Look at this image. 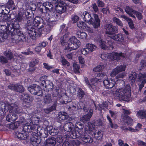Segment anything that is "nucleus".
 Here are the masks:
<instances>
[{
	"mask_svg": "<svg viewBox=\"0 0 146 146\" xmlns=\"http://www.w3.org/2000/svg\"><path fill=\"white\" fill-rule=\"evenodd\" d=\"M25 27L28 35L33 39H35L36 37L41 35L42 29L40 27L36 29L33 24V22L31 19H28L27 23L25 25Z\"/></svg>",
	"mask_w": 146,
	"mask_h": 146,
	"instance_id": "f257e3e1",
	"label": "nucleus"
},
{
	"mask_svg": "<svg viewBox=\"0 0 146 146\" xmlns=\"http://www.w3.org/2000/svg\"><path fill=\"white\" fill-rule=\"evenodd\" d=\"M82 15L84 21L89 24H92L94 28L97 29L100 27V20L97 15L93 14L94 19L92 18L90 14L87 11L83 12Z\"/></svg>",
	"mask_w": 146,
	"mask_h": 146,
	"instance_id": "f03ea898",
	"label": "nucleus"
},
{
	"mask_svg": "<svg viewBox=\"0 0 146 146\" xmlns=\"http://www.w3.org/2000/svg\"><path fill=\"white\" fill-rule=\"evenodd\" d=\"M8 110L10 113H19L22 112V110L15 104L8 106L5 103L0 102V115L5 113Z\"/></svg>",
	"mask_w": 146,
	"mask_h": 146,
	"instance_id": "7ed1b4c3",
	"label": "nucleus"
},
{
	"mask_svg": "<svg viewBox=\"0 0 146 146\" xmlns=\"http://www.w3.org/2000/svg\"><path fill=\"white\" fill-rule=\"evenodd\" d=\"M130 94V87L129 85H127L124 88L120 89L115 92L114 96L116 97H119L123 101L128 102L131 100Z\"/></svg>",
	"mask_w": 146,
	"mask_h": 146,
	"instance_id": "20e7f679",
	"label": "nucleus"
},
{
	"mask_svg": "<svg viewBox=\"0 0 146 146\" xmlns=\"http://www.w3.org/2000/svg\"><path fill=\"white\" fill-rule=\"evenodd\" d=\"M58 18L57 14V13H53V15L49 19L50 24H48L45 25L44 24H42L41 26H40L39 27L40 28V27L42 29L41 35L42 33H49L52 27L51 25L56 24Z\"/></svg>",
	"mask_w": 146,
	"mask_h": 146,
	"instance_id": "39448f33",
	"label": "nucleus"
},
{
	"mask_svg": "<svg viewBox=\"0 0 146 146\" xmlns=\"http://www.w3.org/2000/svg\"><path fill=\"white\" fill-rule=\"evenodd\" d=\"M82 132L80 131H74L72 133L71 137L75 139L76 138L81 139L84 142L87 143H91L93 141L92 138L89 135L84 134H82Z\"/></svg>",
	"mask_w": 146,
	"mask_h": 146,
	"instance_id": "423d86ee",
	"label": "nucleus"
},
{
	"mask_svg": "<svg viewBox=\"0 0 146 146\" xmlns=\"http://www.w3.org/2000/svg\"><path fill=\"white\" fill-rule=\"evenodd\" d=\"M37 125L31 124L29 125H25L23 127V131L28 133L29 132H33L32 133V137H33L35 138L40 137L38 134V133L40 129V128L36 127Z\"/></svg>",
	"mask_w": 146,
	"mask_h": 146,
	"instance_id": "0eeeda50",
	"label": "nucleus"
},
{
	"mask_svg": "<svg viewBox=\"0 0 146 146\" xmlns=\"http://www.w3.org/2000/svg\"><path fill=\"white\" fill-rule=\"evenodd\" d=\"M69 43L64 48L65 50L70 51L72 50H76L77 49L80 45V41L75 36H72L69 39Z\"/></svg>",
	"mask_w": 146,
	"mask_h": 146,
	"instance_id": "6e6552de",
	"label": "nucleus"
},
{
	"mask_svg": "<svg viewBox=\"0 0 146 146\" xmlns=\"http://www.w3.org/2000/svg\"><path fill=\"white\" fill-rule=\"evenodd\" d=\"M12 42L13 43H18L26 40V36L24 35L21 31H17L16 33H11Z\"/></svg>",
	"mask_w": 146,
	"mask_h": 146,
	"instance_id": "1a4fd4ad",
	"label": "nucleus"
},
{
	"mask_svg": "<svg viewBox=\"0 0 146 146\" xmlns=\"http://www.w3.org/2000/svg\"><path fill=\"white\" fill-rule=\"evenodd\" d=\"M6 28L10 33H16L17 31H21L19 24L17 21H15L7 23Z\"/></svg>",
	"mask_w": 146,
	"mask_h": 146,
	"instance_id": "9d476101",
	"label": "nucleus"
},
{
	"mask_svg": "<svg viewBox=\"0 0 146 146\" xmlns=\"http://www.w3.org/2000/svg\"><path fill=\"white\" fill-rule=\"evenodd\" d=\"M104 27L106 30L105 33L109 35L108 36L113 35L115 33L118 32V27L113 26L111 24L106 23L104 25Z\"/></svg>",
	"mask_w": 146,
	"mask_h": 146,
	"instance_id": "9b49d317",
	"label": "nucleus"
},
{
	"mask_svg": "<svg viewBox=\"0 0 146 146\" xmlns=\"http://www.w3.org/2000/svg\"><path fill=\"white\" fill-rule=\"evenodd\" d=\"M28 90L32 94L40 96L42 95L43 92L42 89L36 84H34L29 87Z\"/></svg>",
	"mask_w": 146,
	"mask_h": 146,
	"instance_id": "f8f14e48",
	"label": "nucleus"
},
{
	"mask_svg": "<svg viewBox=\"0 0 146 146\" xmlns=\"http://www.w3.org/2000/svg\"><path fill=\"white\" fill-rule=\"evenodd\" d=\"M9 88L11 90H13L19 93H22L25 91V89L23 86L17 84H10L8 86Z\"/></svg>",
	"mask_w": 146,
	"mask_h": 146,
	"instance_id": "ddd939ff",
	"label": "nucleus"
},
{
	"mask_svg": "<svg viewBox=\"0 0 146 146\" xmlns=\"http://www.w3.org/2000/svg\"><path fill=\"white\" fill-rule=\"evenodd\" d=\"M125 57V55L122 52L117 53L115 52H113L112 53H110L108 55L109 58L111 60V61L113 60H119L120 59V57Z\"/></svg>",
	"mask_w": 146,
	"mask_h": 146,
	"instance_id": "4468645a",
	"label": "nucleus"
},
{
	"mask_svg": "<svg viewBox=\"0 0 146 146\" xmlns=\"http://www.w3.org/2000/svg\"><path fill=\"white\" fill-rule=\"evenodd\" d=\"M103 84L106 88L109 89L113 87L115 85L116 83L114 80L111 78L108 80V78L104 80Z\"/></svg>",
	"mask_w": 146,
	"mask_h": 146,
	"instance_id": "2eb2a0df",
	"label": "nucleus"
},
{
	"mask_svg": "<svg viewBox=\"0 0 146 146\" xmlns=\"http://www.w3.org/2000/svg\"><path fill=\"white\" fill-rule=\"evenodd\" d=\"M126 66L124 65H120L117 66L115 68L113 69V71L111 72V76H115L119 72L125 71Z\"/></svg>",
	"mask_w": 146,
	"mask_h": 146,
	"instance_id": "dca6fc26",
	"label": "nucleus"
},
{
	"mask_svg": "<svg viewBox=\"0 0 146 146\" xmlns=\"http://www.w3.org/2000/svg\"><path fill=\"white\" fill-rule=\"evenodd\" d=\"M107 37L110 38L119 42H121L124 41V36L121 33H119L117 34H115L113 35L108 36Z\"/></svg>",
	"mask_w": 146,
	"mask_h": 146,
	"instance_id": "f3484780",
	"label": "nucleus"
},
{
	"mask_svg": "<svg viewBox=\"0 0 146 146\" xmlns=\"http://www.w3.org/2000/svg\"><path fill=\"white\" fill-rule=\"evenodd\" d=\"M64 129L65 131L70 132V136L72 133L74 131H76L73 124L71 122L65 123L64 126Z\"/></svg>",
	"mask_w": 146,
	"mask_h": 146,
	"instance_id": "a211bd4d",
	"label": "nucleus"
},
{
	"mask_svg": "<svg viewBox=\"0 0 146 146\" xmlns=\"http://www.w3.org/2000/svg\"><path fill=\"white\" fill-rule=\"evenodd\" d=\"M56 10L58 13L62 14L65 12L66 7L64 4L61 3H58L56 5Z\"/></svg>",
	"mask_w": 146,
	"mask_h": 146,
	"instance_id": "6ab92c4d",
	"label": "nucleus"
},
{
	"mask_svg": "<svg viewBox=\"0 0 146 146\" xmlns=\"http://www.w3.org/2000/svg\"><path fill=\"white\" fill-rule=\"evenodd\" d=\"M89 110V111L88 114L82 116L80 117V121L84 123L89 121L92 115L93 112V110L90 109Z\"/></svg>",
	"mask_w": 146,
	"mask_h": 146,
	"instance_id": "aec40b11",
	"label": "nucleus"
},
{
	"mask_svg": "<svg viewBox=\"0 0 146 146\" xmlns=\"http://www.w3.org/2000/svg\"><path fill=\"white\" fill-rule=\"evenodd\" d=\"M56 143V139L53 137H51L46 139L44 143L43 146H55Z\"/></svg>",
	"mask_w": 146,
	"mask_h": 146,
	"instance_id": "412c9836",
	"label": "nucleus"
},
{
	"mask_svg": "<svg viewBox=\"0 0 146 146\" xmlns=\"http://www.w3.org/2000/svg\"><path fill=\"white\" fill-rule=\"evenodd\" d=\"M58 99H52V102H54L52 105L49 108L44 110L45 112L46 113H48L54 110H56L57 104Z\"/></svg>",
	"mask_w": 146,
	"mask_h": 146,
	"instance_id": "4be33fe9",
	"label": "nucleus"
},
{
	"mask_svg": "<svg viewBox=\"0 0 146 146\" xmlns=\"http://www.w3.org/2000/svg\"><path fill=\"white\" fill-rule=\"evenodd\" d=\"M58 99H52V102H54L52 105L49 108L44 110L45 112L46 113H48L54 110H56L57 104Z\"/></svg>",
	"mask_w": 146,
	"mask_h": 146,
	"instance_id": "5701e85b",
	"label": "nucleus"
},
{
	"mask_svg": "<svg viewBox=\"0 0 146 146\" xmlns=\"http://www.w3.org/2000/svg\"><path fill=\"white\" fill-rule=\"evenodd\" d=\"M30 143L33 146H37L41 143V139L40 137L35 138L33 137H30Z\"/></svg>",
	"mask_w": 146,
	"mask_h": 146,
	"instance_id": "b1692460",
	"label": "nucleus"
},
{
	"mask_svg": "<svg viewBox=\"0 0 146 146\" xmlns=\"http://www.w3.org/2000/svg\"><path fill=\"white\" fill-rule=\"evenodd\" d=\"M44 21L40 17H36L34 19L33 21V24L34 25V26L35 28L38 29L39 27V25L42 24Z\"/></svg>",
	"mask_w": 146,
	"mask_h": 146,
	"instance_id": "393cba45",
	"label": "nucleus"
},
{
	"mask_svg": "<svg viewBox=\"0 0 146 146\" xmlns=\"http://www.w3.org/2000/svg\"><path fill=\"white\" fill-rule=\"evenodd\" d=\"M25 133H21L19 132L16 133L15 137H17L19 139L25 140L29 138V133L25 132Z\"/></svg>",
	"mask_w": 146,
	"mask_h": 146,
	"instance_id": "a878e982",
	"label": "nucleus"
},
{
	"mask_svg": "<svg viewBox=\"0 0 146 146\" xmlns=\"http://www.w3.org/2000/svg\"><path fill=\"white\" fill-rule=\"evenodd\" d=\"M77 107L79 109H83L86 112H88V111L90 109L88 106L85 105L84 103L82 102H80L78 103Z\"/></svg>",
	"mask_w": 146,
	"mask_h": 146,
	"instance_id": "bb28decb",
	"label": "nucleus"
},
{
	"mask_svg": "<svg viewBox=\"0 0 146 146\" xmlns=\"http://www.w3.org/2000/svg\"><path fill=\"white\" fill-rule=\"evenodd\" d=\"M18 118L17 115L15 114H10L6 117V120L9 122L13 123Z\"/></svg>",
	"mask_w": 146,
	"mask_h": 146,
	"instance_id": "cd10ccee",
	"label": "nucleus"
},
{
	"mask_svg": "<svg viewBox=\"0 0 146 146\" xmlns=\"http://www.w3.org/2000/svg\"><path fill=\"white\" fill-rule=\"evenodd\" d=\"M121 118L124 122L128 125H131L133 123V119L129 116H126L124 114H122Z\"/></svg>",
	"mask_w": 146,
	"mask_h": 146,
	"instance_id": "c85d7f7f",
	"label": "nucleus"
},
{
	"mask_svg": "<svg viewBox=\"0 0 146 146\" xmlns=\"http://www.w3.org/2000/svg\"><path fill=\"white\" fill-rule=\"evenodd\" d=\"M24 119L23 120L21 121H17L15 122L14 123L11 124L9 125V129H14L18 127L21 124H22L24 121Z\"/></svg>",
	"mask_w": 146,
	"mask_h": 146,
	"instance_id": "c756f323",
	"label": "nucleus"
},
{
	"mask_svg": "<svg viewBox=\"0 0 146 146\" xmlns=\"http://www.w3.org/2000/svg\"><path fill=\"white\" fill-rule=\"evenodd\" d=\"M85 82L88 87L92 91H95L96 89V85L93 84H90L88 78L86 77H84Z\"/></svg>",
	"mask_w": 146,
	"mask_h": 146,
	"instance_id": "7c9ffc66",
	"label": "nucleus"
},
{
	"mask_svg": "<svg viewBox=\"0 0 146 146\" xmlns=\"http://www.w3.org/2000/svg\"><path fill=\"white\" fill-rule=\"evenodd\" d=\"M37 134L38 136L41 138V139L42 138H47L48 135V131L41 129L40 130H39Z\"/></svg>",
	"mask_w": 146,
	"mask_h": 146,
	"instance_id": "2f4dec72",
	"label": "nucleus"
},
{
	"mask_svg": "<svg viewBox=\"0 0 146 146\" xmlns=\"http://www.w3.org/2000/svg\"><path fill=\"white\" fill-rule=\"evenodd\" d=\"M121 17L122 18L126 20L128 22L129 26L131 29H133L134 28L133 22L131 19L125 15H121Z\"/></svg>",
	"mask_w": 146,
	"mask_h": 146,
	"instance_id": "473e14b6",
	"label": "nucleus"
},
{
	"mask_svg": "<svg viewBox=\"0 0 146 146\" xmlns=\"http://www.w3.org/2000/svg\"><path fill=\"white\" fill-rule=\"evenodd\" d=\"M137 77V76L136 72H131L129 77V80L131 84L135 83Z\"/></svg>",
	"mask_w": 146,
	"mask_h": 146,
	"instance_id": "72a5a7b5",
	"label": "nucleus"
},
{
	"mask_svg": "<svg viewBox=\"0 0 146 146\" xmlns=\"http://www.w3.org/2000/svg\"><path fill=\"white\" fill-rule=\"evenodd\" d=\"M50 128L48 130L50 134L52 136H54L56 135L59 132L58 129L53 128L52 126H50Z\"/></svg>",
	"mask_w": 146,
	"mask_h": 146,
	"instance_id": "f704fd0d",
	"label": "nucleus"
},
{
	"mask_svg": "<svg viewBox=\"0 0 146 146\" xmlns=\"http://www.w3.org/2000/svg\"><path fill=\"white\" fill-rule=\"evenodd\" d=\"M52 101V99L50 94L46 95L44 97L43 102L44 104H50Z\"/></svg>",
	"mask_w": 146,
	"mask_h": 146,
	"instance_id": "c9c22d12",
	"label": "nucleus"
},
{
	"mask_svg": "<svg viewBox=\"0 0 146 146\" xmlns=\"http://www.w3.org/2000/svg\"><path fill=\"white\" fill-rule=\"evenodd\" d=\"M4 54L9 60H11L13 58V54L10 50H6L4 52Z\"/></svg>",
	"mask_w": 146,
	"mask_h": 146,
	"instance_id": "e433bc0d",
	"label": "nucleus"
},
{
	"mask_svg": "<svg viewBox=\"0 0 146 146\" xmlns=\"http://www.w3.org/2000/svg\"><path fill=\"white\" fill-rule=\"evenodd\" d=\"M24 15L23 13H19L17 15L15 19V21L18 22H20L24 19Z\"/></svg>",
	"mask_w": 146,
	"mask_h": 146,
	"instance_id": "4c0bfd02",
	"label": "nucleus"
},
{
	"mask_svg": "<svg viewBox=\"0 0 146 146\" xmlns=\"http://www.w3.org/2000/svg\"><path fill=\"white\" fill-rule=\"evenodd\" d=\"M92 135L96 139L98 140H101L103 137L102 133L101 131H98L96 133L94 132Z\"/></svg>",
	"mask_w": 146,
	"mask_h": 146,
	"instance_id": "58836bf2",
	"label": "nucleus"
},
{
	"mask_svg": "<svg viewBox=\"0 0 146 146\" xmlns=\"http://www.w3.org/2000/svg\"><path fill=\"white\" fill-rule=\"evenodd\" d=\"M43 5L49 11H51L53 8V6L52 3L50 2H46L43 3Z\"/></svg>",
	"mask_w": 146,
	"mask_h": 146,
	"instance_id": "ea45409f",
	"label": "nucleus"
},
{
	"mask_svg": "<svg viewBox=\"0 0 146 146\" xmlns=\"http://www.w3.org/2000/svg\"><path fill=\"white\" fill-rule=\"evenodd\" d=\"M76 34L77 37L83 39L86 38L87 37V34L85 32H81L80 31H78Z\"/></svg>",
	"mask_w": 146,
	"mask_h": 146,
	"instance_id": "a19ab883",
	"label": "nucleus"
},
{
	"mask_svg": "<svg viewBox=\"0 0 146 146\" xmlns=\"http://www.w3.org/2000/svg\"><path fill=\"white\" fill-rule=\"evenodd\" d=\"M77 95L80 99H82L85 94L84 91L80 88H78Z\"/></svg>",
	"mask_w": 146,
	"mask_h": 146,
	"instance_id": "79ce46f5",
	"label": "nucleus"
},
{
	"mask_svg": "<svg viewBox=\"0 0 146 146\" xmlns=\"http://www.w3.org/2000/svg\"><path fill=\"white\" fill-rule=\"evenodd\" d=\"M116 87H119V89L123 88V87L125 85V83L124 81L121 80H119L116 82Z\"/></svg>",
	"mask_w": 146,
	"mask_h": 146,
	"instance_id": "37998d69",
	"label": "nucleus"
},
{
	"mask_svg": "<svg viewBox=\"0 0 146 146\" xmlns=\"http://www.w3.org/2000/svg\"><path fill=\"white\" fill-rule=\"evenodd\" d=\"M97 77H98L100 81H102L101 80H102V81L105 80H106L108 79V78L106 75V73L104 72L99 73L97 74Z\"/></svg>",
	"mask_w": 146,
	"mask_h": 146,
	"instance_id": "c03bdc74",
	"label": "nucleus"
},
{
	"mask_svg": "<svg viewBox=\"0 0 146 146\" xmlns=\"http://www.w3.org/2000/svg\"><path fill=\"white\" fill-rule=\"evenodd\" d=\"M113 22L115 23L117 25L121 27L123 26V24L121 21L118 18L115 17H114L112 19Z\"/></svg>",
	"mask_w": 146,
	"mask_h": 146,
	"instance_id": "a18cd8bd",
	"label": "nucleus"
},
{
	"mask_svg": "<svg viewBox=\"0 0 146 146\" xmlns=\"http://www.w3.org/2000/svg\"><path fill=\"white\" fill-rule=\"evenodd\" d=\"M58 117L62 120H65L68 117L67 113L65 112H60L58 113Z\"/></svg>",
	"mask_w": 146,
	"mask_h": 146,
	"instance_id": "49530a36",
	"label": "nucleus"
},
{
	"mask_svg": "<svg viewBox=\"0 0 146 146\" xmlns=\"http://www.w3.org/2000/svg\"><path fill=\"white\" fill-rule=\"evenodd\" d=\"M77 25L78 27L80 29L84 30L86 28L87 25L84 22L80 21L77 22Z\"/></svg>",
	"mask_w": 146,
	"mask_h": 146,
	"instance_id": "de8ad7c7",
	"label": "nucleus"
},
{
	"mask_svg": "<svg viewBox=\"0 0 146 146\" xmlns=\"http://www.w3.org/2000/svg\"><path fill=\"white\" fill-rule=\"evenodd\" d=\"M86 47L87 48L90 52L94 51L96 48L95 45L90 44H87L86 45Z\"/></svg>",
	"mask_w": 146,
	"mask_h": 146,
	"instance_id": "09e8293b",
	"label": "nucleus"
},
{
	"mask_svg": "<svg viewBox=\"0 0 146 146\" xmlns=\"http://www.w3.org/2000/svg\"><path fill=\"white\" fill-rule=\"evenodd\" d=\"M20 97L22 100L28 101V100H30V96L28 94L24 93L22 94L20 96Z\"/></svg>",
	"mask_w": 146,
	"mask_h": 146,
	"instance_id": "8fccbe9b",
	"label": "nucleus"
},
{
	"mask_svg": "<svg viewBox=\"0 0 146 146\" xmlns=\"http://www.w3.org/2000/svg\"><path fill=\"white\" fill-rule=\"evenodd\" d=\"M138 117L139 118L143 119L146 117V111H145L142 110L139 111L137 112Z\"/></svg>",
	"mask_w": 146,
	"mask_h": 146,
	"instance_id": "3c124183",
	"label": "nucleus"
},
{
	"mask_svg": "<svg viewBox=\"0 0 146 146\" xmlns=\"http://www.w3.org/2000/svg\"><path fill=\"white\" fill-rule=\"evenodd\" d=\"M1 19L4 21H8L11 19V16L10 14H7L5 12L3 15V16L1 17Z\"/></svg>",
	"mask_w": 146,
	"mask_h": 146,
	"instance_id": "603ef678",
	"label": "nucleus"
},
{
	"mask_svg": "<svg viewBox=\"0 0 146 146\" xmlns=\"http://www.w3.org/2000/svg\"><path fill=\"white\" fill-rule=\"evenodd\" d=\"M146 78V72H145L143 73H140L137 76V80L138 81L141 82V81L145 79L144 78Z\"/></svg>",
	"mask_w": 146,
	"mask_h": 146,
	"instance_id": "864d4df0",
	"label": "nucleus"
},
{
	"mask_svg": "<svg viewBox=\"0 0 146 146\" xmlns=\"http://www.w3.org/2000/svg\"><path fill=\"white\" fill-rule=\"evenodd\" d=\"M45 81L46 85H45V87L47 88L48 90L53 88V84L52 82H50L49 80H46Z\"/></svg>",
	"mask_w": 146,
	"mask_h": 146,
	"instance_id": "5fc2aeb1",
	"label": "nucleus"
},
{
	"mask_svg": "<svg viewBox=\"0 0 146 146\" xmlns=\"http://www.w3.org/2000/svg\"><path fill=\"white\" fill-rule=\"evenodd\" d=\"M107 119L109 121V124L111 127L112 128L116 129L117 128L118 126L116 124H113L112 122L111 119L110 117L108 115L107 116Z\"/></svg>",
	"mask_w": 146,
	"mask_h": 146,
	"instance_id": "6e6d98bb",
	"label": "nucleus"
},
{
	"mask_svg": "<svg viewBox=\"0 0 146 146\" xmlns=\"http://www.w3.org/2000/svg\"><path fill=\"white\" fill-rule=\"evenodd\" d=\"M99 42L100 46L102 49L106 50L107 48V46L106 45V42L102 40H100Z\"/></svg>",
	"mask_w": 146,
	"mask_h": 146,
	"instance_id": "4d7b16f0",
	"label": "nucleus"
},
{
	"mask_svg": "<svg viewBox=\"0 0 146 146\" xmlns=\"http://www.w3.org/2000/svg\"><path fill=\"white\" fill-rule=\"evenodd\" d=\"M8 37V35L4 33L1 32L0 31V42L3 41Z\"/></svg>",
	"mask_w": 146,
	"mask_h": 146,
	"instance_id": "13d9d810",
	"label": "nucleus"
},
{
	"mask_svg": "<svg viewBox=\"0 0 146 146\" xmlns=\"http://www.w3.org/2000/svg\"><path fill=\"white\" fill-rule=\"evenodd\" d=\"M38 10L42 13H46L49 12L47 9L46 8L44 5H43V4L42 6H40L39 7Z\"/></svg>",
	"mask_w": 146,
	"mask_h": 146,
	"instance_id": "bf43d9fd",
	"label": "nucleus"
},
{
	"mask_svg": "<svg viewBox=\"0 0 146 146\" xmlns=\"http://www.w3.org/2000/svg\"><path fill=\"white\" fill-rule=\"evenodd\" d=\"M80 143V141L77 140H72L70 141V146H78Z\"/></svg>",
	"mask_w": 146,
	"mask_h": 146,
	"instance_id": "052dcab7",
	"label": "nucleus"
},
{
	"mask_svg": "<svg viewBox=\"0 0 146 146\" xmlns=\"http://www.w3.org/2000/svg\"><path fill=\"white\" fill-rule=\"evenodd\" d=\"M125 11L126 13L129 15L132 13L134 14L135 12L136 11L132 8L128 6L126 7Z\"/></svg>",
	"mask_w": 146,
	"mask_h": 146,
	"instance_id": "680f3d73",
	"label": "nucleus"
},
{
	"mask_svg": "<svg viewBox=\"0 0 146 146\" xmlns=\"http://www.w3.org/2000/svg\"><path fill=\"white\" fill-rule=\"evenodd\" d=\"M7 6L8 7V9L10 11V9H12V7L14 6L13 1L12 0H9L8 1L7 3Z\"/></svg>",
	"mask_w": 146,
	"mask_h": 146,
	"instance_id": "e2e57ef3",
	"label": "nucleus"
},
{
	"mask_svg": "<svg viewBox=\"0 0 146 146\" xmlns=\"http://www.w3.org/2000/svg\"><path fill=\"white\" fill-rule=\"evenodd\" d=\"M104 67V66L103 65H98L94 68L93 69V70L96 72H99L102 71Z\"/></svg>",
	"mask_w": 146,
	"mask_h": 146,
	"instance_id": "0e129e2a",
	"label": "nucleus"
},
{
	"mask_svg": "<svg viewBox=\"0 0 146 146\" xmlns=\"http://www.w3.org/2000/svg\"><path fill=\"white\" fill-rule=\"evenodd\" d=\"M73 66L74 68V70L75 72L76 73H80V66L79 65L76 64L74 63Z\"/></svg>",
	"mask_w": 146,
	"mask_h": 146,
	"instance_id": "69168bd1",
	"label": "nucleus"
},
{
	"mask_svg": "<svg viewBox=\"0 0 146 146\" xmlns=\"http://www.w3.org/2000/svg\"><path fill=\"white\" fill-rule=\"evenodd\" d=\"M31 10L29 9L27 10L25 13V16L27 18L29 19H32V16L33 13L32 12V11H30Z\"/></svg>",
	"mask_w": 146,
	"mask_h": 146,
	"instance_id": "338daca9",
	"label": "nucleus"
},
{
	"mask_svg": "<svg viewBox=\"0 0 146 146\" xmlns=\"http://www.w3.org/2000/svg\"><path fill=\"white\" fill-rule=\"evenodd\" d=\"M38 62V60L35 59H33L29 64V67H34Z\"/></svg>",
	"mask_w": 146,
	"mask_h": 146,
	"instance_id": "774afa93",
	"label": "nucleus"
}]
</instances>
